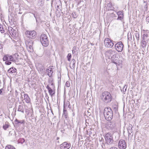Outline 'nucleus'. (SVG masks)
Returning <instances> with one entry per match:
<instances>
[{
    "instance_id": "nucleus-1",
    "label": "nucleus",
    "mask_w": 149,
    "mask_h": 149,
    "mask_svg": "<svg viewBox=\"0 0 149 149\" xmlns=\"http://www.w3.org/2000/svg\"><path fill=\"white\" fill-rule=\"evenodd\" d=\"M104 114L106 119L107 120L110 121L113 118V111L109 107H106L104 109Z\"/></svg>"
},
{
    "instance_id": "nucleus-2",
    "label": "nucleus",
    "mask_w": 149,
    "mask_h": 149,
    "mask_svg": "<svg viewBox=\"0 0 149 149\" xmlns=\"http://www.w3.org/2000/svg\"><path fill=\"white\" fill-rule=\"evenodd\" d=\"M101 98L106 103L110 102L112 99V96L108 91H104L102 94Z\"/></svg>"
},
{
    "instance_id": "nucleus-3",
    "label": "nucleus",
    "mask_w": 149,
    "mask_h": 149,
    "mask_svg": "<svg viewBox=\"0 0 149 149\" xmlns=\"http://www.w3.org/2000/svg\"><path fill=\"white\" fill-rule=\"evenodd\" d=\"M40 40L42 45L45 47H47L49 44V41L47 35L42 34L40 37Z\"/></svg>"
},
{
    "instance_id": "nucleus-4",
    "label": "nucleus",
    "mask_w": 149,
    "mask_h": 149,
    "mask_svg": "<svg viewBox=\"0 0 149 149\" xmlns=\"http://www.w3.org/2000/svg\"><path fill=\"white\" fill-rule=\"evenodd\" d=\"M118 56L117 54L112 56L111 57V61L112 63L116 64H120L122 62V57H119V58H118Z\"/></svg>"
},
{
    "instance_id": "nucleus-5",
    "label": "nucleus",
    "mask_w": 149,
    "mask_h": 149,
    "mask_svg": "<svg viewBox=\"0 0 149 149\" xmlns=\"http://www.w3.org/2000/svg\"><path fill=\"white\" fill-rule=\"evenodd\" d=\"M105 139L106 143L108 144H111L113 143V141L112 135L111 133H108L105 136Z\"/></svg>"
},
{
    "instance_id": "nucleus-6",
    "label": "nucleus",
    "mask_w": 149,
    "mask_h": 149,
    "mask_svg": "<svg viewBox=\"0 0 149 149\" xmlns=\"http://www.w3.org/2000/svg\"><path fill=\"white\" fill-rule=\"evenodd\" d=\"M104 42L105 46L107 47L111 48L114 45L113 41L108 38L105 39Z\"/></svg>"
},
{
    "instance_id": "nucleus-7",
    "label": "nucleus",
    "mask_w": 149,
    "mask_h": 149,
    "mask_svg": "<svg viewBox=\"0 0 149 149\" xmlns=\"http://www.w3.org/2000/svg\"><path fill=\"white\" fill-rule=\"evenodd\" d=\"M115 49L118 52H121L123 49L124 47V45L121 41L118 42L115 45Z\"/></svg>"
},
{
    "instance_id": "nucleus-8",
    "label": "nucleus",
    "mask_w": 149,
    "mask_h": 149,
    "mask_svg": "<svg viewBox=\"0 0 149 149\" xmlns=\"http://www.w3.org/2000/svg\"><path fill=\"white\" fill-rule=\"evenodd\" d=\"M26 33L27 37L32 39L35 38L36 35V32L34 30L27 31Z\"/></svg>"
},
{
    "instance_id": "nucleus-9",
    "label": "nucleus",
    "mask_w": 149,
    "mask_h": 149,
    "mask_svg": "<svg viewBox=\"0 0 149 149\" xmlns=\"http://www.w3.org/2000/svg\"><path fill=\"white\" fill-rule=\"evenodd\" d=\"M116 54V52L114 50L110 49L106 51L105 54L106 56L109 59H111V57L113 55Z\"/></svg>"
},
{
    "instance_id": "nucleus-10",
    "label": "nucleus",
    "mask_w": 149,
    "mask_h": 149,
    "mask_svg": "<svg viewBox=\"0 0 149 149\" xmlns=\"http://www.w3.org/2000/svg\"><path fill=\"white\" fill-rule=\"evenodd\" d=\"M118 146L120 149H125L127 147L126 142L124 140H120L118 143Z\"/></svg>"
},
{
    "instance_id": "nucleus-11",
    "label": "nucleus",
    "mask_w": 149,
    "mask_h": 149,
    "mask_svg": "<svg viewBox=\"0 0 149 149\" xmlns=\"http://www.w3.org/2000/svg\"><path fill=\"white\" fill-rule=\"evenodd\" d=\"M3 61H13L14 60V58L11 55H6L3 56Z\"/></svg>"
},
{
    "instance_id": "nucleus-12",
    "label": "nucleus",
    "mask_w": 149,
    "mask_h": 149,
    "mask_svg": "<svg viewBox=\"0 0 149 149\" xmlns=\"http://www.w3.org/2000/svg\"><path fill=\"white\" fill-rule=\"evenodd\" d=\"M54 70V68L53 66L49 67L47 70V74L50 77L52 76L53 74Z\"/></svg>"
},
{
    "instance_id": "nucleus-13",
    "label": "nucleus",
    "mask_w": 149,
    "mask_h": 149,
    "mask_svg": "<svg viewBox=\"0 0 149 149\" xmlns=\"http://www.w3.org/2000/svg\"><path fill=\"white\" fill-rule=\"evenodd\" d=\"M48 89V92L49 95L52 97L55 93V91L54 90L50 87L49 85H47L46 87Z\"/></svg>"
},
{
    "instance_id": "nucleus-14",
    "label": "nucleus",
    "mask_w": 149,
    "mask_h": 149,
    "mask_svg": "<svg viewBox=\"0 0 149 149\" xmlns=\"http://www.w3.org/2000/svg\"><path fill=\"white\" fill-rule=\"evenodd\" d=\"M123 11H119L117 12V14L118 15V17L117 20H122L124 17Z\"/></svg>"
},
{
    "instance_id": "nucleus-15",
    "label": "nucleus",
    "mask_w": 149,
    "mask_h": 149,
    "mask_svg": "<svg viewBox=\"0 0 149 149\" xmlns=\"http://www.w3.org/2000/svg\"><path fill=\"white\" fill-rule=\"evenodd\" d=\"M25 44L27 48H29V49L31 50L33 49L32 45L33 42L31 40H26L25 41Z\"/></svg>"
},
{
    "instance_id": "nucleus-16",
    "label": "nucleus",
    "mask_w": 149,
    "mask_h": 149,
    "mask_svg": "<svg viewBox=\"0 0 149 149\" xmlns=\"http://www.w3.org/2000/svg\"><path fill=\"white\" fill-rule=\"evenodd\" d=\"M55 8L58 9V8L61 6V3L60 0H55L54 2Z\"/></svg>"
},
{
    "instance_id": "nucleus-17",
    "label": "nucleus",
    "mask_w": 149,
    "mask_h": 149,
    "mask_svg": "<svg viewBox=\"0 0 149 149\" xmlns=\"http://www.w3.org/2000/svg\"><path fill=\"white\" fill-rule=\"evenodd\" d=\"M108 126L111 128H113L116 126L115 123L114 122L111 121L107 123Z\"/></svg>"
},
{
    "instance_id": "nucleus-18",
    "label": "nucleus",
    "mask_w": 149,
    "mask_h": 149,
    "mask_svg": "<svg viewBox=\"0 0 149 149\" xmlns=\"http://www.w3.org/2000/svg\"><path fill=\"white\" fill-rule=\"evenodd\" d=\"M53 80V78H50L49 79V84L48 85L51 87V88H54V86L53 83L52 82Z\"/></svg>"
},
{
    "instance_id": "nucleus-19",
    "label": "nucleus",
    "mask_w": 149,
    "mask_h": 149,
    "mask_svg": "<svg viewBox=\"0 0 149 149\" xmlns=\"http://www.w3.org/2000/svg\"><path fill=\"white\" fill-rule=\"evenodd\" d=\"M149 39V38H148V35L147 34L145 33L143 34V35L142 39L145 41H146L148 42V41Z\"/></svg>"
},
{
    "instance_id": "nucleus-20",
    "label": "nucleus",
    "mask_w": 149,
    "mask_h": 149,
    "mask_svg": "<svg viewBox=\"0 0 149 149\" xmlns=\"http://www.w3.org/2000/svg\"><path fill=\"white\" fill-rule=\"evenodd\" d=\"M24 99L25 100V101L27 103H29L30 102V98L27 94H24Z\"/></svg>"
},
{
    "instance_id": "nucleus-21",
    "label": "nucleus",
    "mask_w": 149,
    "mask_h": 149,
    "mask_svg": "<svg viewBox=\"0 0 149 149\" xmlns=\"http://www.w3.org/2000/svg\"><path fill=\"white\" fill-rule=\"evenodd\" d=\"M16 30L11 28V29L10 32V34L12 36H15L16 35Z\"/></svg>"
},
{
    "instance_id": "nucleus-22",
    "label": "nucleus",
    "mask_w": 149,
    "mask_h": 149,
    "mask_svg": "<svg viewBox=\"0 0 149 149\" xmlns=\"http://www.w3.org/2000/svg\"><path fill=\"white\" fill-rule=\"evenodd\" d=\"M18 111L21 112L22 113H24V108L23 105H19L17 109Z\"/></svg>"
},
{
    "instance_id": "nucleus-23",
    "label": "nucleus",
    "mask_w": 149,
    "mask_h": 149,
    "mask_svg": "<svg viewBox=\"0 0 149 149\" xmlns=\"http://www.w3.org/2000/svg\"><path fill=\"white\" fill-rule=\"evenodd\" d=\"M148 42L146 41L141 39V45L142 48H145L147 45V43Z\"/></svg>"
},
{
    "instance_id": "nucleus-24",
    "label": "nucleus",
    "mask_w": 149,
    "mask_h": 149,
    "mask_svg": "<svg viewBox=\"0 0 149 149\" xmlns=\"http://www.w3.org/2000/svg\"><path fill=\"white\" fill-rule=\"evenodd\" d=\"M17 71L16 69L14 68H10L8 71L9 72L11 73H15Z\"/></svg>"
},
{
    "instance_id": "nucleus-25",
    "label": "nucleus",
    "mask_w": 149,
    "mask_h": 149,
    "mask_svg": "<svg viewBox=\"0 0 149 149\" xmlns=\"http://www.w3.org/2000/svg\"><path fill=\"white\" fill-rule=\"evenodd\" d=\"M132 125L130 124L129 125L128 128H127V130L129 134H130L132 132Z\"/></svg>"
},
{
    "instance_id": "nucleus-26",
    "label": "nucleus",
    "mask_w": 149,
    "mask_h": 149,
    "mask_svg": "<svg viewBox=\"0 0 149 149\" xmlns=\"http://www.w3.org/2000/svg\"><path fill=\"white\" fill-rule=\"evenodd\" d=\"M5 149H15V148L13 146L7 145L6 146Z\"/></svg>"
},
{
    "instance_id": "nucleus-27",
    "label": "nucleus",
    "mask_w": 149,
    "mask_h": 149,
    "mask_svg": "<svg viewBox=\"0 0 149 149\" xmlns=\"http://www.w3.org/2000/svg\"><path fill=\"white\" fill-rule=\"evenodd\" d=\"M15 122L16 124H18L19 123L23 124L24 123V120H19L17 119H16L15 121Z\"/></svg>"
},
{
    "instance_id": "nucleus-28",
    "label": "nucleus",
    "mask_w": 149,
    "mask_h": 149,
    "mask_svg": "<svg viewBox=\"0 0 149 149\" xmlns=\"http://www.w3.org/2000/svg\"><path fill=\"white\" fill-rule=\"evenodd\" d=\"M9 125L8 123L6 122L5 124L3 125V128L4 130H6L8 127H9Z\"/></svg>"
},
{
    "instance_id": "nucleus-29",
    "label": "nucleus",
    "mask_w": 149,
    "mask_h": 149,
    "mask_svg": "<svg viewBox=\"0 0 149 149\" xmlns=\"http://www.w3.org/2000/svg\"><path fill=\"white\" fill-rule=\"evenodd\" d=\"M65 97H64V105H63V115L62 116V118H63L64 119V118H65Z\"/></svg>"
},
{
    "instance_id": "nucleus-30",
    "label": "nucleus",
    "mask_w": 149,
    "mask_h": 149,
    "mask_svg": "<svg viewBox=\"0 0 149 149\" xmlns=\"http://www.w3.org/2000/svg\"><path fill=\"white\" fill-rule=\"evenodd\" d=\"M107 6L109 7V10H112L113 8V5L111 3H109L108 4Z\"/></svg>"
},
{
    "instance_id": "nucleus-31",
    "label": "nucleus",
    "mask_w": 149,
    "mask_h": 149,
    "mask_svg": "<svg viewBox=\"0 0 149 149\" xmlns=\"http://www.w3.org/2000/svg\"><path fill=\"white\" fill-rule=\"evenodd\" d=\"M76 61L74 59H72L71 61V63H72V67L73 69H74L75 67V63Z\"/></svg>"
},
{
    "instance_id": "nucleus-32",
    "label": "nucleus",
    "mask_w": 149,
    "mask_h": 149,
    "mask_svg": "<svg viewBox=\"0 0 149 149\" xmlns=\"http://www.w3.org/2000/svg\"><path fill=\"white\" fill-rule=\"evenodd\" d=\"M15 134L16 133L14 131H12L9 132V136H11L13 135H15Z\"/></svg>"
},
{
    "instance_id": "nucleus-33",
    "label": "nucleus",
    "mask_w": 149,
    "mask_h": 149,
    "mask_svg": "<svg viewBox=\"0 0 149 149\" xmlns=\"http://www.w3.org/2000/svg\"><path fill=\"white\" fill-rule=\"evenodd\" d=\"M72 55L71 54L69 53L68 56H67V58H68V61H70V58H71Z\"/></svg>"
},
{
    "instance_id": "nucleus-34",
    "label": "nucleus",
    "mask_w": 149,
    "mask_h": 149,
    "mask_svg": "<svg viewBox=\"0 0 149 149\" xmlns=\"http://www.w3.org/2000/svg\"><path fill=\"white\" fill-rule=\"evenodd\" d=\"M65 143H63V144L60 145V148L61 149H65Z\"/></svg>"
},
{
    "instance_id": "nucleus-35",
    "label": "nucleus",
    "mask_w": 149,
    "mask_h": 149,
    "mask_svg": "<svg viewBox=\"0 0 149 149\" xmlns=\"http://www.w3.org/2000/svg\"><path fill=\"white\" fill-rule=\"evenodd\" d=\"M72 15L73 17L74 18H76L77 17V15L75 12H73L72 13Z\"/></svg>"
},
{
    "instance_id": "nucleus-36",
    "label": "nucleus",
    "mask_w": 149,
    "mask_h": 149,
    "mask_svg": "<svg viewBox=\"0 0 149 149\" xmlns=\"http://www.w3.org/2000/svg\"><path fill=\"white\" fill-rule=\"evenodd\" d=\"M135 37L137 40H139V35L138 33H135Z\"/></svg>"
},
{
    "instance_id": "nucleus-37",
    "label": "nucleus",
    "mask_w": 149,
    "mask_h": 149,
    "mask_svg": "<svg viewBox=\"0 0 149 149\" xmlns=\"http://www.w3.org/2000/svg\"><path fill=\"white\" fill-rule=\"evenodd\" d=\"M70 147V144L67 143L66 144V148L69 149Z\"/></svg>"
},
{
    "instance_id": "nucleus-38",
    "label": "nucleus",
    "mask_w": 149,
    "mask_h": 149,
    "mask_svg": "<svg viewBox=\"0 0 149 149\" xmlns=\"http://www.w3.org/2000/svg\"><path fill=\"white\" fill-rule=\"evenodd\" d=\"M19 141L20 143H21V144H23L25 142V140L24 139L21 138L19 140Z\"/></svg>"
},
{
    "instance_id": "nucleus-39",
    "label": "nucleus",
    "mask_w": 149,
    "mask_h": 149,
    "mask_svg": "<svg viewBox=\"0 0 149 149\" xmlns=\"http://www.w3.org/2000/svg\"><path fill=\"white\" fill-rule=\"evenodd\" d=\"M2 25L0 26V29L1 33H4V30L3 29V27H2Z\"/></svg>"
},
{
    "instance_id": "nucleus-40",
    "label": "nucleus",
    "mask_w": 149,
    "mask_h": 149,
    "mask_svg": "<svg viewBox=\"0 0 149 149\" xmlns=\"http://www.w3.org/2000/svg\"><path fill=\"white\" fill-rule=\"evenodd\" d=\"M66 86L67 87H69L70 86V83L69 81H67L66 82Z\"/></svg>"
},
{
    "instance_id": "nucleus-41",
    "label": "nucleus",
    "mask_w": 149,
    "mask_h": 149,
    "mask_svg": "<svg viewBox=\"0 0 149 149\" xmlns=\"http://www.w3.org/2000/svg\"><path fill=\"white\" fill-rule=\"evenodd\" d=\"M5 64L6 65H10L11 63V62L9 61H6L5 63Z\"/></svg>"
},
{
    "instance_id": "nucleus-42",
    "label": "nucleus",
    "mask_w": 149,
    "mask_h": 149,
    "mask_svg": "<svg viewBox=\"0 0 149 149\" xmlns=\"http://www.w3.org/2000/svg\"><path fill=\"white\" fill-rule=\"evenodd\" d=\"M40 3V5L41 6H42L43 5V2L42 3V0H39V2L38 3Z\"/></svg>"
},
{
    "instance_id": "nucleus-43",
    "label": "nucleus",
    "mask_w": 149,
    "mask_h": 149,
    "mask_svg": "<svg viewBox=\"0 0 149 149\" xmlns=\"http://www.w3.org/2000/svg\"><path fill=\"white\" fill-rule=\"evenodd\" d=\"M15 95L16 96V97L18 98V99H19V97H18V92H17V91H15Z\"/></svg>"
},
{
    "instance_id": "nucleus-44",
    "label": "nucleus",
    "mask_w": 149,
    "mask_h": 149,
    "mask_svg": "<svg viewBox=\"0 0 149 149\" xmlns=\"http://www.w3.org/2000/svg\"><path fill=\"white\" fill-rule=\"evenodd\" d=\"M3 88H1L0 89V95H3Z\"/></svg>"
},
{
    "instance_id": "nucleus-45",
    "label": "nucleus",
    "mask_w": 149,
    "mask_h": 149,
    "mask_svg": "<svg viewBox=\"0 0 149 149\" xmlns=\"http://www.w3.org/2000/svg\"><path fill=\"white\" fill-rule=\"evenodd\" d=\"M146 20L147 22H148L149 23V16L146 17Z\"/></svg>"
},
{
    "instance_id": "nucleus-46",
    "label": "nucleus",
    "mask_w": 149,
    "mask_h": 149,
    "mask_svg": "<svg viewBox=\"0 0 149 149\" xmlns=\"http://www.w3.org/2000/svg\"><path fill=\"white\" fill-rule=\"evenodd\" d=\"M33 15H34V17L36 19V21H37V18L35 16V14H33Z\"/></svg>"
},
{
    "instance_id": "nucleus-47",
    "label": "nucleus",
    "mask_w": 149,
    "mask_h": 149,
    "mask_svg": "<svg viewBox=\"0 0 149 149\" xmlns=\"http://www.w3.org/2000/svg\"><path fill=\"white\" fill-rule=\"evenodd\" d=\"M65 87H64V94H65Z\"/></svg>"
},
{
    "instance_id": "nucleus-48",
    "label": "nucleus",
    "mask_w": 149,
    "mask_h": 149,
    "mask_svg": "<svg viewBox=\"0 0 149 149\" xmlns=\"http://www.w3.org/2000/svg\"><path fill=\"white\" fill-rule=\"evenodd\" d=\"M54 0H52V3H51V4H52V3H54Z\"/></svg>"
},
{
    "instance_id": "nucleus-49",
    "label": "nucleus",
    "mask_w": 149,
    "mask_h": 149,
    "mask_svg": "<svg viewBox=\"0 0 149 149\" xmlns=\"http://www.w3.org/2000/svg\"><path fill=\"white\" fill-rule=\"evenodd\" d=\"M69 102H67V104H69Z\"/></svg>"
},
{
    "instance_id": "nucleus-50",
    "label": "nucleus",
    "mask_w": 149,
    "mask_h": 149,
    "mask_svg": "<svg viewBox=\"0 0 149 149\" xmlns=\"http://www.w3.org/2000/svg\"><path fill=\"white\" fill-rule=\"evenodd\" d=\"M61 131H62V132H64V130H63V131L61 130Z\"/></svg>"
},
{
    "instance_id": "nucleus-51",
    "label": "nucleus",
    "mask_w": 149,
    "mask_h": 149,
    "mask_svg": "<svg viewBox=\"0 0 149 149\" xmlns=\"http://www.w3.org/2000/svg\"><path fill=\"white\" fill-rule=\"evenodd\" d=\"M74 52H73V50H72V53H74Z\"/></svg>"
},
{
    "instance_id": "nucleus-52",
    "label": "nucleus",
    "mask_w": 149,
    "mask_h": 149,
    "mask_svg": "<svg viewBox=\"0 0 149 149\" xmlns=\"http://www.w3.org/2000/svg\"><path fill=\"white\" fill-rule=\"evenodd\" d=\"M74 52H73V50H72V53H74Z\"/></svg>"
},
{
    "instance_id": "nucleus-53",
    "label": "nucleus",
    "mask_w": 149,
    "mask_h": 149,
    "mask_svg": "<svg viewBox=\"0 0 149 149\" xmlns=\"http://www.w3.org/2000/svg\"><path fill=\"white\" fill-rule=\"evenodd\" d=\"M74 52H73V50H72V53H74Z\"/></svg>"
},
{
    "instance_id": "nucleus-54",
    "label": "nucleus",
    "mask_w": 149,
    "mask_h": 149,
    "mask_svg": "<svg viewBox=\"0 0 149 149\" xmlns=\"http://www.w3.org/2000/svg\"><path fill=\"white\" fill-rule=\"evenodd\" d=\"M21 95V96L22 97V95H21V94H20Z\"/></svg>"
}]
</instances>
